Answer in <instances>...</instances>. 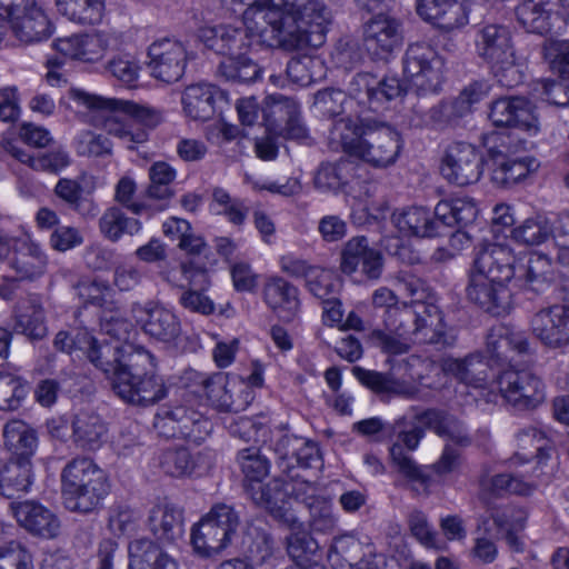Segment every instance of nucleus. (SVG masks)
I'll list each match as a JSON object with an SVG mask.
<instances>
[{"instance_id": "obj_33", "label": "nucleus", "mask_w": 569, "mask_h": 569, "mask_svg": "<svg viewBox=\"0 0 569 569\" xmlns=\"http://www.w3.org/2000/svg\"><path fill=\"white\" fill-rule=\"evenodd\" d=\"M12 249L8 264L18 279L34 281L44 274L48 259L38 243L23 239L16 241Z\"/></svg>"}, {"instance_id": "obj_45", "label": "nucleus", "mask_w": 569, "mask_h": 569, "mask_svg": "<svg viewBox=\"0 0 569 569\" xmlns=\"http://www.w3.org/2000/svg\"><path fill=\"white\" fill-rule=\"evenodd\" d=\"M88 340H90V343L86 346L84 351L89 361L111 381V378L117 375L120 367L126 362V357L130 351L123 350L119 345L99 342L91 335Z\"/></svg>"}, {"instance_id": "obj_1", "label": "nucleus", "mask_w": 569, "mask_h": 569, "mask_svg": "<svg viewBox=\"0 0 569 569\" xmlns=\"http://www.w3.org/2000/svg\"><path fill=\"white\" fill-rule=\"evenodd\" d=\"M281 12L277 9L260 11L257 17L246 19L244 27L218 24L203 27L199 30V39L206 48L217 54L224 56L217 74L227 81L248 83L260 76L259 66L247 57L254 46L299 50L310 47L307 36L302 32L293 34L283 29Z\"/></svg>"}, {"instance_id": "obj_12", "label": "nucleus", "mask_w": 569, "mask_h": 569, "mask_svg": "<svg viewBox=\"0 0 569 569\" xmlns=\"http://www.w3.org/2000/svg\"><path fill=\"white\" fill-rule=\"evenodd\" d=\"M503 399L518 410H532L545 401V383L529 369L508 367L498 376Z\"/></svg>"}, {"instance_id": "obj_36", "label": "nucleus", "mask_w": 569, "mask_h": 569, "mask_svg": "<svg viewBox=\"0 0 569 569\" xmlns=\"http://www.w3.org/2000/svg\"><path fill=\"white\" fill-rule=\"evenodd\" d=\"M353 376L361 385L377 395L398 396L412 399L417 395V388L403 378H398L393 370L379 372L362 367L352 368Z\"/></svg>"}, {"instance_id": "obj_47", "label": "nucleus", "mask_w": 569, "mask_h": 569, "mask_svg": "<svg viewBox=\"0 0 569 569\" xmlns=\"http://www.w3.org/2000/svg\"><path fill=\"white\" fill-rule=\"evenodd\" d=\"M53 192L61 202L84 219H94L99 213L98 203L92 198L83 197V188L74 179L60 178Z\"/></svg>"}, {"instance_id": "obj_23", "label": "nucleus", "mask_w": 569, "mask_h": 569, "mask_svg": "<svg viewBox=\"0 0 569 569\" xmlns=\"http://www.w3.org/2000/svg\"><path fill=\"white\" fill-rule=\"evenodd\" d=\"M489 118L496 127H511L530 136L537 134L539 123L532 104L522 97H505L492 102Z\"/></svg>"}, {"instance_id": "obj_59", "label": "nucleus", "mask_w": 569, "mask_h": 569, "mask_svg": "<svg viewBox=\"0 0 569 569\" xmlns=\"http://www.w3.org/2000/svg\"><path fill=\"white\" fill-rule=\"evenodd\" d=\"M405 423L406 417H400L392 423L382 420L380 417H371L355 422L352 431L371 442L382 443L391 440L397 429Z\"/></svg>"}, {"instance_id": "obj_38", "label": "nucleus", "mask_w": 569, "mask_h": 569, "mask_svg": "<svg viewBox=\"0 0 569 569\" xmlns=\"http://www.w3.org/2000/svg\"><path fill=\"white\" fill-rule=\"evenodd\" d=\"M34 481L33 466L26 458H10L0 470V495L19 498L28 493Z\"/></svg>"}, {"instance_id": "obj_2", "label": "nucleus", "mask_w": 569, "mask_h": 569, "mask_svg": "<svg viewBox=\"0 0 569 569\" xmlns=\"http://www.w3.org/2000/svg\"><path fill=\"white\" fill-rule=\"evenodd\" d=\"M332 140L340 143L345 153L376 169L393 166L403 148L398 130L385 122L346 117L331 128Z\"/></svg>"}, {"instance_id": "obj_14", "label": "nucleus", "mask_w": 569, "mask_h": 569, "mask_svg": "<svg viewBox=\"0 0 569 569\" xmlns=\"http://www.w3.org/2000/svg\"><path fill=\"white\" fill-rule=\"evenodd\" d=\"M70 98L82 106H93L108 110H120L149 133L164 121V111L148 103H139L131 100L103 98L91 94L81 89H71Z\"/></svg>"}, {"instance_id": "obj_7", "label": "nucleus", "mask_w": 569, "mask_h": 569, "mask_svg": "<svg viewBox=\"0 0 569 569\" xmlns=\"http://www.w3.org/2000/svg\"><path fill=\"white\" fill-rule=\"evenodd\" d=\"M186 379L199 387L212 407L220 412L237 415L248 408L254 396L251 387L238 379H230L226 373L216 372L210 376L189 371Z\"/></svg>"}, {"instance_id": "obj_55", "label": "nucleus", "mask_w": 569, "mask_h": 569, "mask_svg": "<svg viewBox=\"0 0 569 569\" xmlns=\"http://www.w3.org/2000/svg\"><path fill=\"white\" fill-rule=\"evenodd\" d=\"M211 208L217 214L223 216L236 227H241L249 213V207L244 200L231 197L230 193L221 187H216L212 190Z\"/></svg>"}, {"instance_id": "obj_46", "label": "nucleus", "mask_w": 569, "mask_h": 569, "mask_svg": "<svg viewBox=\"0 0 569 569\" xmlns=\"http://www.w3.org/2000/svg\"><path fill=\"white\" fill-rule=\"evenodd\" d=\"M89 109L99 113L102 129L109 134L117 137L126 148L133 150L139 144L148 141L147 130H136L133 127L123 121L117 113L120 110H108L93 106H87Z\"/></svg>"}, {"instance_id": "obj_11", "label": "nucleus", "mask_w": 569, "mask_h": 569, "mask_svg": "<svg viewBox=\"0 0 569 569\" xmlns=\"http://www.w3.org/2000/svg\"><path fill=\"white\" fill-rule=\"evenodd\" d=\"M516 17L528 32L560 33L567 27L569 4L567 0H525L517 6Z\"/></svg>"}, {"instance_id": "obj_49", "label": "nucleus", "mask_w": 569, "mask_h": 569, "mask_svg": "<svg viewBox=\"0 0 569 569\" xmlns=\"http://www.w3.org/2000/svg\"><path fill=\"white\" fill-rule=\"evenodd\" d=\"M436 214L445 227H467L478 216V208L472 198L462 197L442 200L436 206Z\"/></svg>"}, {"instance_id": "obj_61", "label": "nucleus", "mask_w": 569, "mask_h": 569, "mask_svg": "<svg viewBox=\"0 0 569 569\" xmlns=\"http://www.w3.org/2000/svg\"><path fill=\"white\" fill-rule=\"evenodd\" d=\"M410 91L408 87L396 77L378 79V84L369 94L367 111L381 112L388 108V103L403 93Z\"/></svg>"}, {"instance_id": "obj_31", "label": "nucleus", "mask_w": 569, "mask_h": 569, "mask_svg": "<svg viewBox=\"0 0 569 569\" xmlns=\"http://www.w3.org/2000/svg\"><path fill=\"white\" fill-rule=\"evenodd\" d=\"M182 274L188 279L189 287H181L179 303L190 312L209 316L214 312L213 301L204 291L210 287L209 276L206 270L196 268L191 263L181 264Z\"/></svg>"}, {"instance_id": "obj_37", "label": "nucleus", "mask_w": 569, "mask_h": 569, "mask_svg": "<svg viewBox=\"0 0 569 569\" xmlns=\"http://www.w3.org/2000/svg\"><path fill=\"white\" fill-rule=\"evenodd\" d=\"M128 553L129 569H180L174 557L147 538L130 541Z\"/></svg>"}, {"instance_id": "obj_62", "label": "nucleus", "mask_w": 569, "mask_h": 569, "mask_svg": "<svg viewBox=\"0 0 569 569\" xmlns=\"http://www.w3.org/2000/svg\"><path fill=\"white\" fill-rule=\"evenodd\" d=\"M305 287L322 302L328 301L333 296H339L341 283L333 271L317 266L305 281Z\"/></svg>"}, {"instance_id": "obj_24", "label": "nucleus", "mask_w": 569, "mask_h": 569, "mask_svg": "<svg viewBox=\"0 0 569 569\" xmlns=\"http://www.w3.org/2000/svg\"><path fill=\"white\" fill-rule=\"evenodd\" d=\"M515 263L516 257L508 246L488 243L477 252L470 271L509 283L516 273Z\"/></svg>"}, {"instance_id": "obj_10", "label": "nucleus", "mask_w": 569, "mask_h": 569, "mask_svg": "<svg viewBox=\"0 0 569 569\" xmlns=\"http://www.w3.org/2000/svg\"><path fill=\"white\" fill-rule=\"evenodd\" d=\"M401 425L393 437L395 441L389 447V458L392 467L408 481L428 488L431 477L427 467L419 465L411 456L416 451L426 435L423 425H413L410 429H402Z\"/></svg>"}, {"instance_id": "obj_42", "label": "nucleus", "mask_w": 569, "mask_h": 569, "mask_svg": "<svg viewBox=\"0 0 569 569\" xmlns=\"http://www.w3.org/2000/svg\"><path fill=\"white\" fill-rule=\"evenodd\" d=\"M53 48L63 58L86 62L99 60L104 52L102 39L90 34H72L66 38H58L53 41Z\"/></svg>"}, {"instance_id": "obj_13", "label": "nucleus", "mask_w": 569, "mask_h": 569, "mask_svg": "<svg viewBox=\"0 0 569 569\" xmlns=\"http://www.w3.org/2000/svg\"><path fill=\"white\" fill-rule=\"evenodd\" d=\"M441 174L450 183L459 187L479 181L483 172V156L479 149L468 142H452L441 161Z\"/></svg>"}, {"instance_id": "obj_53", "label": "nucleus", "mask_w": 569, "mask_h": 569, "mask_svg": "<svg viewBox=\"0 0 569 569\" xmlns=\"http://www.w3.org/2000/svg\"><path fill=\"white\" fill-rule=\"evenodd\" d=\"M261 111L267 129L278 132L292 117L300 114V107L296 100L276 93L264 99Z\"/></svg>"}, {"instance_id": "obj_27", "label": "nucleus", "mask_w": 569, "mask_h": 569, "mask_svg": "<svg viewBox=\"0 0 569 569\" xmlns=\"http://www.w3.org/2000/svg\"><path fill=\"white\" fill-rule=\"evenodd\" d=\"M391 221L406 237L433 238L442 234V224L436 210L426 207L411 206L396 210Z\"/></svg>"}, {"instance_id": "obj_30", "label": "nucleus", "mask_w": 569, "mask_h": 569, "mask_svg": "<svg viewBox=\"0 0 569 569\" xmlns=\"http://www.w3.org/2000/svg\"><path fill=\"white\" fill-rule=\"evenodd\" d=\"M262 293L266 305L280 320L290 322L300 312L299 288L284 278H269L263 286Z\"/></svg>"}, {"instance_id": "obj_48", "label": "nucleus", "mask_w": 569, "mask_h": 569, "mask_svg": "<svg viewBox=\"0 0 569 569\" xmlns=\"http://www.w3.org/2000/svg\"><path fill=\"white\" fill-rule=\"evenodd\" d=\"M491 180L501 188H510L538 170L540 163L532 157L496 160Z\"/></svg>"}, {"instance_id": "obj_26", "label": "nucleus", "mask_w": 569, "mask_h": 569, "mask_svg": "<svg viewBox=\"0 0 569 569\" xmlns=\"http://www.w3.org/2000/svg\"><path fill=\"white\" fill-rule=\"evenodd\" d=\"M417 12L426 21L450 32L469 22V11L460 0H418Z\"/></svg>"}, {"instance_id": "obj_21", "label": "nucleus", "mask_w": 569, "mask_h": 569, "mask_svg": "<svg viewBox=\"0 0 569 569\" xmlns=\"http://www.w3.org/2000/svg\"><path fill=\"white\" fill-rule=\"evenodd\" d=\"M10 511L18 525L34 537H58L61 523L57 515L36 500L13 501Z\"/></svg>"}, {"instance_id": "obj_25", "label": "nucleus", "mask_w": 569, "mask_h": 569, "mask_svg": "<svg viewBox=\"0 0 569 569\" xmlns=\"http://www.w3.org/2000/svg\"><path fill=\"white\" fill-rule=\"evenodd\" d=\"M366 171L363 166L347 157L336 161H323L313 177L316 189L322 192H338L345 187L358 182Z\"/></svg>"}, {"instance_id": "obj_54", "label": "nucleus", "mask_w": 569, "mask_h": 569, "mask_svg": "<svg viewBox=\"0 0 569 569\" xmlns=\"http://www.w3.org/2000/svg\"><path fill=\"white\" fill-rule=\"evenodd\" d=\"M303 443V437L291 433L284 426L276 428L271 432L270 447L278 456V467L282 473L292 480L298 477L293 473L292 458L298 445L301 446Z\"/></svg>"}, {"instance_id": "obj_34", "label": "nucleus", "mask_w": 569, "mask_h": 569, "mask_svg": "<svg viewBox=\"0 0 569 569\" xmlns=\"http://www.w3.org/2000/svg\"><path fill=\"white\" fill-rule=\"evenodd\" d=\"M227 96L211 83H194L188 86L181 98L186 114L192 120L207 121L216 113V104L226 100Z\"/></svg>"}, {"instance_id": "obj_43", "label": "nucleus", "mask_w": 569, "mask_h": 569, "mask_svg": "<svg viewBox=\"0 0 569 569\" xmlns=\"http://www.w3.org/2000/svg\"><path fill=\"white\" fill-rule=\"evenodd\" d=\"M231 538L221 528L214 527L211 522L201 518L191 528L190 543L193 553L200 558H210L226 549Z\"/></svg>"}, {"instance_id": "obj_20", "label": "nucleus", "mask_w": 569, "mask_h": 569, "mask_svg": "<svg viewBox=\"0 0 569 569\" xmlns=\"http://www.w3.org/2000/svg\"><path fill=\"white\" fill-rule=\"evenodd\" d=\"M467 297L483 311L493 316L507 313L511 307V291L508 283L477 272H469Z\"/></svg>"}, {"instance_id": "obj_4", "label": "nucleus", "mask_w": 569, "mask_h": 569, "mask_svg": "<svg viewBox=\"0 0 569 569\" xmlns=\"http://www.w3.org/2000/svg\"><path fill=\"white\" fill-rule=\"evenodd\" d=\"M110 385L122 401L138 407L152 406L168 396L154 356L141 346L131 349Z\"/></svg>"}, {"instance_id": "obj_32", "label": "nucleus", "mask_w": 569, "mask_h": 569, "mask_svg": "<svg viewBox=\"0 0 569 569\" xmlns=\"http://www.w3.org/2000/svg\"><path fill=\"white\" fill-rule=\"evenodd\" d=\"M244 489L256 506L263 508L276 519L295 521L288 512L289 491L284 479L274 478L266 485L258 482L246 485Z\"/></svg>"}, {"instance_id": "obj_41", "label": "nucleus", "mask_w": 569, "mask_h": 569, "mask_svg": "<svg viewBox=\"0 0 569 569\" xmlns=\"http://www.w3.org/2000/svg\"><path fill=\"white\" fill-rule=\"evenodd\" d=\"M415 420L426 428L432 429L437 435L449 438L457 445L468 446L471 442L462 422L446 411L427 409L418 412Z\"/></svg>"}, {"instance_id": "obj_3", "label": "nucleus", "mask_w": 569, "mask_h": 569, "mask_svg": "<svg viewBox=\"0 0 569 569\" xmlns=\"http://www.w3.org/2000/svg\"><path fill=\"white\" fill-rule=\"evenodd\" d=\"M61 497L71 512L90 515L100 510L111 492V481L93 459L76 457L61 470Z\"/></svg>"}, {"instance_id": "obj_28", "label": "nucleus", "mask_w": 569, "mask_h": 569, "mask_svg": "<svg viewBox=\"0 0 569 569\" xmlns=\"http://www.w3.org/2000/svg\"><path fill=\"white\" fill-rule=\"evenodd\" d=\"M419 319L411 340L413 343L432 345L438 349L450 347L455 337L447 330L442 311L435 305H419Z\"/></svg>"}, {"instance_id": "obj_51", "label": "nucleus", "mask_w": 569, "mask_h": 569, "mask_svg": "<svg viewBox=\"0 0 569 569\" xmlns=\"http://www.w3.org/2000/svg\"><path fill=\"white\" fill-rule=\"evenodd\" d=\"M6 446L13 451L12 458L31 460L38 446L36 431L21 420H11L3 428Z\"/></svg>"}, {"instance_id": "obj_6", "label": "nucleus", "mask_w": 569, "mask_h": 569, "mask_svg": "<svg viewBox=\"0 0 569 569\" xmlns=\"http://www.w3.org/2000/svg\"><path fill=\"white\" fill-rule=\"evenodd\" d=\"M475 52L489 64L497 81L507 88L522 82V73L516 64L512 34L507 26L486 23L476 30Z\"/></svg>"}, {"instance_id": "obj_9", "label": "nucleus", "mask_w": 569, "mask_h": 569, "mask_svg": "<svg viewBox=\"0 0 569 569\" xmlns=\"http://www.w3.org/2000/svg\"><path fill=\"white\" fill-rule=\"evenodd\" d=\"M402 64L406 86L410 91L417 96L438 92L442 61L432 46L423 41L409 44Z\"/></svg>"}, {"instance_id": "obj_56", "label": "nucleus", "mask_w": 569, "mask_h": 569, "mask_svg": "<svg viewBox=\"0 0 569 569\" xmlns=\"http://www.w3.org/2000/svg\"><path fill=\"white\" fill-rule=\"evenodd\" d=\"M148 176L150 183L146 189V196L150 199L167 200L173 196L172 182L177 177V170L164 161L153 162Z\"/></svg>"}, {"instance_id": "obj_35", "label": "nucleus", "mask_w": 569, "mask_h": 569, "mask_svg": "<svg viewBox=\"0 0 569 569\" xmlns=\"http://www.w3.org/2000/svg\"><path fill=\"white\" fill-rule=\"evenodd\" d=\"M148 527L159 542L174 545L184 535L183 510L169 503L157 505L149 511Z\"/></svg>"}, {"instance_id": "obj_5", "label": "nucleus", "mask_w": 569, "mask_h": 569, "mask_svg": "<svg viewBox=\"0 0 569 569\" xmlns=\"http://www.w3.org/2000/svg\"><path fill=\"white\" fill-rule=\"evenodd\" d=\"M248 7L243 12L244 19L257 17L260 11L277 9L281 12L283 29L305 33L312 48L320 47L326 40L327 24L330 21V10L322 0H240Z\"/></svg>"}, {"instance_id": "obj_60", "label": "nucleus", "mask_w": 569, "mask_h": 569, "mask_svg": "<svg viewBox=\"0 0 569 569\" xmlns=\"http://www.w3.org/2000/svg\"><path fill=\"white\" fill-rule=\"evenodd\" d=\"M237 461L244 477V486L262 483L270 470L269 460L254 447L238 451Z\"/></svg>"}, {"instance_id": "obj_50", "label": "nucleus", "mask_w": 569, "mask_h": 569, "mask_svg": "<svg viewBox=\"0 0 569 569\" xmlns=\"http://www.w3.org/2000/svg\"><path fill=\"white\" fill-rule=\"evenodd\" d=\"M446 370L459 381L475 388L482 387L489 379V366L479 353H472L463 359H452L446 363Z\"/></svg>"}, {"instance_id": "obj_18", "label": "nucleus", "mask_w": 569, "mask_h": 569, "mask_svg": "<svg viewBox=\"0 0 569 569\" xmlns=\"http://www.w3.org/2000/svg\"><path fill=\"white\" fill-rule=\"evenodd\" d=\"M151 74L166 83L179 81L184 74L188 52L186 46L172 38L154 41L148 49Z\"/></svg>"}, {"instance_id": "obj_44", "label": "nucleus", "mask_w": 569, "mask_h": 569, "mask_svg": "<svg viewBox=\"0 0 569 569\" xmlns=\"http://www.w3.org/2000/svg\"><path fill=\"white\" fill-rule=\"evenodd\" d=\"M107 427L101 417L92 411H80L72 420V439L83 450H97L101 447Z\"/></svg>"}, {"instance_id": "obj_29", "label": "nucleus", "mask_w": 569, "mask_h": 569, "mask_svg": "<svg viewBox=\"0 0 569 569\" xmlns=\"http://www.w3.org/2000/svg\"><path fill=\"white\" fill-rule=\"evenodd\" d=\"M378 84V78L370 72H359L355 74L347 88V93L342 90H330L325 93L320 98V102L325 109V111L337 113L339 110H333L330 106V102L339 103L340 107L343 104H350L353 109L355 106L358 107L357 112L362 113L367 111L369 104V94L373 90L375 86Z\"/></svg>"}, {"instance_id": "obj_17", "label": "nucleus", "mask_w": 569, "mask_h": 569, "mask_svg": "<svg viewBox=\"0 0 569 569\" xmlns=\"http://www.w3.org/2000/svg\"><path fill=\"white\" fill-rule=\"evenodd\" d=\"M9 27L18 40L34 43L47 40L53 32L52 24L44 11L34 1L22 0L21 3L8 4Z\"/></svg>"}, {"instance_id": "obj_39", "label": "nucleus", "mask_w": 569, "mask_h": 569, "mask_svg": "<svg viewBox=\"0 0 569 569\" xmlns=\"http://www.w3.org/2000/svg\"><path fill=\"white\" fill-rule=\"evenodd\" d=\"M13 330L32 340H41L46 337V316L39 297L30 296L17 303Z\"/></svg>"}, {"instance_id": "obj_63", "label": "nucleus", "mask_w": 569, "mask_h": 569, "mask_svg": "<svg viewBox=\"0 0 569 569\" xmlns=\"http://www.w3.org/2000/svg\"><path fill=\"white\" fill-rule=\"evenodd\" d=\"M419 312L420 308L412 303L400 302L397 307L390 309L387 315H383L386 329L395 333L412 337L415 326L419 319Z\"/></svg>"}, {"instance_id": "obj_57", "label": "nucleus", "mask_w": 569, "mask_h": 569, "mask_svg": "<svg viewBox=\"0 0 569 569\" xmlns=\"http://www.w3.org/2000/svg\"><path fill=\"white\" fill-rule=\"evenodd\" d=\"M141 520L138 509L124 502H116L108 510V529L117 537L134 533Z\"/></svg>"}, {"instance_id": "obj_16", "label": "nucleus", "mask_w": 569, "mask_h": 569, "mask_svg": "<svg viewBox=\"0 0 569 569\" xmlns=\"http://www.w3.org/2000/svg\"><path fill=\"white\" fill-rule=\"evenodd\" d=\"M363 46L375 59H387L403 42L401 22L389 14L372 16L363 27Z\"/></svg>"}, {"instance_id": "obj_58", "label": "nucleus", "mask_w": 569, "mask_h": 569, "mask_svg": "<svg viewBox=\"0 0 569 569\" xmlns=\"http://www.w3.org/2000/svg\"><path fill=\"white\" fill-rule=\"evenodd\" d=\"M526 286L535 293L546 292L553 281L550 259L545 254H531L526 267Z\"/></svg>"}, {"instance_id": "obj_52", "label": "nucleus", "mask_w": 569, "mask_h": 569, "mask_svg": "<svg viewBox=\"0 0 569 569\" xmlns=\"http://www.w3.org/2000/svg\"><path fill=\"white\" fill-rule=\"evenodd\" d=\"M58 11L70 21L82 26H94L106 13L104 0H56Z\"/></svg>"}, {"instance_id": "obj_19", "label": "nucleus", "mask_w": 569, "mask_h": 569, "mask_svg": "<svg viewBox=\"0 0 569 569\" xmlns=\"http://www.w3.org/2000/svg\"><path fill=\"white\" fill-rule=\"evenodd\" d=\"M532 335L549 349L569 346V306L553 305L536 312L530 320Z\"/></svg>"}, {"instance_id": "obj_22", "label": "nucleus", "mask_w": 569, "mask_h": 569, "mask_svg": "<svg viewBox=\"0 0 569 569\" xmlns=\"http://www.w3.org/2000/svg\"><path fill=\"white\" fill-rule=\"evenodd\" d=\"M486 350L497 365L511 367L518 357L530 355V343L525 332L497 325L487 335Z\"/></svg>"}, {"instance_id": "obj_64", "label": "nucleus", "mask_w": 569, "mask_h": 569, "mask_svg": "<svg viewBox=\"0 0 569 569\" xmlns=\"http://www.w3.org/2000/svg\"><path fill=\"white\" fill-rule=\"evenodd\" d=\"M28 385L20 377L0 372V410L13 411L28 395Z\"/></svg>"}, {"instance_id": "obj_40", "label": "nucleus", "mask_w": 569, "mask_h": 569, "mask_svg": "<svg viewBox=\"0 0 569 569\" xmlns=\"http://www.w3.org/2000/svg\"><path fill=\"white\" fill-rule=\"evenodd\" d=\"M98 229L102 238L117 243L124 236L133 237L142 230V222L133 217L127 216L123 208L110 206L98 219Z\"/></svg>"}, {"instance_id": "obj_15", "label": "nucleus", "mask_w": 569, "mask_h": 569, "mask_svg": "<svg viewBox=\"0 0 569 569\" xmlns=\"http://www.w3.org/2000/svg\"><path fill=\"white\" fill-rule=\"evenodd\" d=\"M130 313L142 331L158 341L171 342L181 332V323L176 313L157 301L133 302Z\"/></svg>"}, {"instance_id": "obj_8", "label": "nucleus", "mask_w": 569, "mask_h": 569, "mask_svg": "<svg viewBox=\"0 0 569 569\" xmlns=\"http://www.w3.org/2000/svg\"><path fill=\"white\" fill-rule=\"evenodd\" d=\"M153 428L164 439H183L200 445L212 431V422L184 405L163 406L154 416Z\"/></svg>"}]
</instances>
